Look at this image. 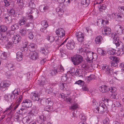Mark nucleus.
Returning <instances> with one entry per match:
<instances>
[{
  "label": "nucleus",
  "instance_id": "nucleus-60",
  "mask_svg": "<svg viewBox=\"0 0 124 124\" xmlns=\"http://www.w3.org/2000/svg\"><path fill=\"white\" fill-rule=\"evenodd\" d=\"M17 2L19 4L20 6H22V7L24 4L23 1V0H17Z\"/></svg>",
  "mask_w": 124,
  "mask_h": 124
},
{
  "label": "nucleus",
  "instance_id": "nucleus-25",
  "mask_svg": "<svg viewBox=\"0 0 124 124\" xmlns=\"http://www.w3.org/2000/svg\"><path fill=\"white\" fill-rule=\"evenodd\" d=\"M81 4L84 7H87L90 3V0H81Z\"/></svg>",
  "mask_w": 124,
  "mask_h": 124
},
{
  "label": "nucleus",
  "instance_id": "nucleus-8",
  "mask_svg": "<svg viewBox=\"0 0 124 124\" xmlns=\"http://www.w3.org/2000/svg\"><path fill=\"white\" fill-rule=\"evenodd\" d=\"M10 84V82L8 81H5L0 84V89L1 91H5L6 88Z\"/></svg>",
  "mask_w": 124,
  "mask_h": 124
},
{
  "label": "nucleus",
  "instance_id": "nucleus-4",
  "mask_svg": "<svg viewBox=\"0 0 124 124\" xmlns=\"http://www.w3.org/2000/svg\"><path fill=\"white\" fill-rule=\"evenodd\" d=\"M95 109V111H97L96 112L97 113H99L100 111L101 113H103L107 110V107L103 103L100 104L99 106Z\"/></svg>",
  "mask_w": 124,
  "mask_h": 124
},
{
  "label": "nucleus",
  "instance_id": "nucleus-16",
  "mask_svg": "<svg viewBox=\"0 0 124 124\" xmlns=\"http://www.w3.org/2000/svg\"><path fill=\"white\" fill-rule=\"evenodd\" d=\"M40 51L41 53L44 54L46 56V58L47 57L48 54L49 53L48 48L47 47V46H46L45 47H41Z\"/></svg>",
  "mask_w": 124,
  "mask_h": 124
},
{
  "label": "nucleus",
  "instance_id": "nucleus-42",
  "mask_svg": "<svg viewBox=\"0 0 124 124\" xmlns=\"http://www.w3.org/2000/svg\"><path fill=\"white\" fill-rule=\"evenodd\" d=\"M57 73V69H54L50 71L49 73L52 75H54Z\"/></svg>",
  "mask_w": 124,
  "mask_h": 124
},
{
  "label": "nucleus",
  "instance_id": "nucleus-51",
  "mask_svg": "<svg viewBox=\"0 0 124 124\" xmlns=\"http://www.w3.org/2000/svg\"><path fill=\"white\" fill-rule=\"evenodd\" d=\"M51 106H46L45 107L44 110L45 111H47L49 112L51 110Z\"/></svg>",
  "mask_w": 124,
  "mask_h": 124
},
{
  "label": "nucleus",
  "instance_id": "nucleus-33",
  "mask_svg": "<svg viewBox=\"0 0 124 124\" xmlns=\"http://www.w3.org/2000/svg\"><path fill=\"white\" fill-rule=\"evenodd\" d=\"M97 52L103 56L105 55L107 53V52L104 50L99 48L98 49Z\"/></svg>",
  "mask_w": 124,
  "mask_h": 124
},
{
  "label": "nucleus",
  "instance_id": "nucleus-37",
  "mask_svg": "<svg viewBox=\"0 0 124 124\" xmlns=\"http://www.w3.org/2000/svg\"><path fill=\"white\" fill-rule=\"evenodd\" d=\"M94 79V75H91L86 77V82L88 83L90 80Z\"/></svg>",
  "mask_w": 124,
  "mask_h": 124
},
{
  "label": "nucleus",
  "instance_id": "nucleus-64",
  "mask_svg": "<svg viewBox=\"0 0 124 124\" xmlns=\"http://www.w3.org/2000/svg\"><path fill=\"white\" fill-rule=\"evenodd\" d=\"M118 8L121 11V13H124V7L122 6H119L118 7Z\"/></svg>",
  "mask_w": 124,
  "mask_h": 124
},
{
  "label": "nucleus",
  "instance_id": "nucleus-39",
  "mask_svg": "<svg viewBox=\"0 0 124 124\" xmlns=\"http://www.w3.org/2000/svg\"><path fill=\"white\" fill-rule=\"evenodd\" d=\"M13 42L12 41H8L6 45V47L8 48H11L13 46Z\"/></svg>",
  "mask_w": 124,
  "mask_h": 124
},
{
  "label": "nucleus",
  "instance_id": "nucleus-32",
  "mask_svg": "<svg viewBox=\"0 0 124 124\" xmlns=\"http://www.w3.org/2000/svg\"><path fill=\"white\" fill-rule=\"evenodd\" d=\"M113 39L114 40V41H113V43L116 45V47L119 46L120 45L119 42L118 41L119 38L116 37Z\"/></svg>",
  "mask_w": 124,
  "mask_h": 124
},
{
  "label": "nucleus",
  "instance_id": "nucleus-30",
  "mask_svg": "<svg viewBox=\"0 0 124 124\" xmlns=\"http://www.w3.org/2000/svg\"><path fill=\"white\" fill-rule=\"evenodd\" d=\"M35 45L34 44H30L28 46V48L31 52L34 51L36 50V48H35Z\"/></svg>",
  "mask_w": 124,
  "mask_h": 124
},
{
  "label": "nucleus",
  "instance_id": "nucleus-21",
  "mask_svg": "<svg viewBox=\"0 0 124 124\" xmlns=\"http://www.w3.org/2000/svg\"><path fill=\"white\" fill-rule=\"evenodd\" d=\"M116 20L118 22H121L122 21V17L123 16L122 14L116 13L114 14Z\"/></svg>",
  "mask_w": 124,
  "mask_h": 124
},
{
  "label": "nucleus",
  "instance_id": "nucleus-63",
  "mask_svg": "<svg viewBox=\"0 0 124 124\" xmlns=\"http://www.w3.org/2000/svg\"><path fill=\"white\" fill-rule=\"evenodd\" d=\"M4 2L5 3V6L6 7L9 6L10 5V3L7 0H4Z\"/></svg>",
  "mask_w": 124,
  "mask_h": 124
},
{
  "label": "nucleus",
  "instance_id": "nucleus-46",
  "mask_svg": "<svg viewBox=\"0 0 124 124\" xmlns=\"http://www.w3.org/2000/svg\"><path fill=\"white\" fill-rule=\"evenodd\" d=\"M92 103L93 106L95 108L94 110L95 111V108H97V107H98L97 106L99 105L98 103L95 100H93L92 101Z\"/></svg>",
  "mask_w": 124,
  "mask_h": 124
},
{
  "label": "nucleus",
  "instance_id": "nucleus-11",
  "mask_svg": "<svg viewBox=\"0 0 124 124\" xmlns=\"http://www.w3.org/2000/svg\"><path fill=\"white\" fill-rule=\"evenodd\" d=\"M56 33L58 37V38H63L65 35V31L63 29L60 28L57 29L56 31Z\"/></svg>",
  "mask_w": 124,
  "mask_h": 124
},
{
  "label": "nucleus",
  "instance_id": "nucleus-62",
  "mask_svg": "<svg viewBox=\"0 0 124 124\" xmlns=\"http://www.w3.org/2000/svg\"><path fill=\"white\" fill-rule=\"evenodd\" d=\"M4 97L8 101H9V102L13 101V100L11 99V98H9V97L8 95H5Z\"/></svg>",
  "mask_w": 124,
  "mask_h": 124
},
{
  "label": "nucleus",
  "instance_id": "nucleus-38",
  "mask_svg": "<svg viewBox=\"0 0 124 124\" xmlns=\"http://www.w3.org/2000/svg\"><path fill=\"white\" fill-rule=\"evenodd\" d=\"M109 58L111 60L113 61L112 62H119V59L118 58L116 57L111 56L109 57Z\"/></svg>",
  "mask_w": 124,
  "mask_h": 124
},
{
  "label": "nucleus",
  "instance_id": "nucleus-50",
  "mask_svg": "<svg viewBox=\"0 0 124 124\" xmlns=\"http://www.w3.org/2000/svg\"><path fill=\"white\" fill-rule=\"evenodd\" d=\"M103 122L104 124H109L110 123V120L107 117L104 120Z\"/></svg>",
  "mask_w": 124,
  "mask_h": 124
},
{
  "label": "nucleus",
  "instance_id": "nucleus-61",
  "mask_svg": "<svg viewBox=\"0 0 124 124\" xmlns=\"http://www.w3.org/2000/svg\"><path fill=\"white\" fill-rule=\"evenodd\" d=\"M78 107V105L77 104H75L72 105L70 109H76Z\"/></svg>",
  "mask_w": 124,
  "mask_h": 124
},
{
  "label": "nucleus",
  "instance_id": "nucleus-9",
  "mask_svg": "<svg viewBox=\"0 0 124 124\" xmlns=\"http://www.w3.org/2000/svg\"><path fill=\"white\" fill-rule=\"evenodd\" d=\"M22 107L25 108H29L31 107L32 105L31 101L29 99L24 100L21 104Z\"/></svg>",
  "mask_w": 124,
  "mask_h": 124
},
{
  "label": "nucleus",
  "instance_id": "nucleus-29",
  "mask_svg": "<svg viewBox=\"0 0 124 124\" xmlns=\"http://www.w3.org/2000/svg\"><path fill=\"white\" fill-rule=\"evenodd\" d=\"M102 37L101 36H98L95 39V40L96 43L98 44H100L101 43V41L102 40Z\"/></svg>",
  "mask_w": 124,
  "mask_h": 124
},
{
  "label": "nucleus",
  "instance_id": "nucleus-47",
  "mask_svg": "<svg viewBox=\"0 0 124 124\" xmlns=\"http://www.w3.org/2000/svg\"><path fill=\"white\" fill-rule=\"evenodd\" d=\"M28 44L27 42H25L23 44V48L24 51H27L28 48Z\"/></svg>",
  "mask_w": 124,
  "mask_h": 124
},
{
  "label": "nucleus",
  "instance_id": "nucleus-56",
  "mask_svg": "<svg viewBox=\"0 0 124 124\" xmlns=\"http://www.w3.org/2000/svg\"><path fill=\"white\" fill-rule=\"evenodd\" d=\"M7 57V53L5 52H4L2 53L1 56V58L3 59H4Z\"/></svg>",
  "mask_w": 124,
  "mask_h": 124
},
{
  "label": "nucleus",
  "instance_id": "nucleus-7",
  "mask_svg": "<svg viewBox=\"0 0 124 124\" xmlns=\"http://www.w3.org/2000/svg\"><path fill=\"white\" fill-rule=\"evenodd\" d=\"M76 36L78 41L81 43L83 42L84 39V35L81 32H77Z\"/></svg>",
  "mask_w": 124,
  "mask_h": 124
},
{
  "label": "nucleus",
  "instance_id": "nucleus-59",
  "mask_svg": "<svg viewBox=\"0 0 124 124\" xmlns=\"http://www.w3.org/2000/svg\"><path fill=\"white\" fill-rule=\"evenodd\" d=\"M79 117L82 120H85L86 119L85 116L83 114H81L79 115Z\"/></svg>",
  "mask_w": 124,
  "mask_h": 124
},
{
  "label": "nucleus",
  "instance_id": "nucleus-10",
  "mask_svg": "<svg viewBox=\"0 0 124 124\" xmlns=\"http://www.w3.org/2000/svg\"><path fill=\"white\" fill-rule=\"evenodd\" d=\"M3 17L4 18L6 23L8 24L11 23L12 21V16L8 14H4Z\"/></svg>",
  "mask_w": 124,
  "mask_h": 124
},
{
  "label": "nucleus",
  "instance_id": "nucleus-57",
  "mask_svg": "<svg viewBox=\"0 0 124 124\" xmlns=\"http://www.w3.org/2000/svg\"><path fill=\"white\" fill-rule=\"evenodd\" d=\"M65 0L63 3L65 5L67 6L70 3V2L72 0Z\"/></svg>",
  "mask_w": 124,
  "mask_h": 124
},
{
  "label": "nucleus",
  "instance_id": "nucleus-14",
  "mask_svg": "<svg viewBox=\"0 0 124 124\" xmlns=\"http://www.w3.org/2000/svg\"><path fill=\"white\" fill-rule=\"evenodd\" d=\"M102 33L105 36H108L111 33V29L108 27H106L102 29Z\"/></svg>",
  "mask_w": 124,
  "mask_h": 124
},
{
  "label": "nucleus",
  "instance_id": "nucleus-13",
  "mask_svg": "<svg viewBox=\"0 0 124 124\" xmlns=\"http://www.w3.org/2000/svg\"><path fill=\"white\" fill-rule=\"evenodd\" d=\"M30 97V99L34 101H38L40 99L39 94L34 92L31 93Z\"/></svg>",
  "mask_w": 124,
  "mask_h": 124
},
{
  "label": "nucleus",
  "instance_id": "nucleus-58",
  "mask_svg": "<svg viewBox=\"0 0 124 124\" xmlns=\"http://www.w3.org/2000/svg\"><path fill=\"white\" fill-rule=\"evenodd\" d=\"M108 54H110L113 55L116 53V50L114 49H112V50H109L108 52Z\"/></svg>",
  "mask_w": 124,
  "mask_h": 124
},
{
  "label": "nucleus",
  "instance_id": "nucleus-43",
  "mask_svg": "<svg viewBox=\"0 0 124 124\" xmlns=\"http://www.w3.org/2000/svg\"><path fill=\"white\" fill-rule=\"evenodd\" d=\"M116 90L115 92L112 93H113L111 94V98L114 99H116L118 98V96L117 95V93L116 92Z\"/></svg>",
  "mask_w": 124,
  "mask_h": 124
},
{
  "label": "nucleus",
  "instance_id": "nucleus-52",
  "mask_svg": "<svg viewBox=\"0 0 124 124\" xmlns=\"http://www.w3.org/2000/svg\"><path fill=\"white\" fill-rule=\"evenodd\" d=\"M20 32L22 35L24 36L26 34V31L25 29H23L20 31Z\"/></svg>",
  "mask_w": 124,
  "mask_h": 124
},
{
  "label": "nucleus",
  "instance_id": "nucleus-44",
  "mask_svg": "<svg viewBox=\"0 0 124 124\" xmlns=\"http://www.w3.org/2000/svg\"><path fill=\"white\" fill-rule=\"evenodd\" d=\"M41 24L42 27H47L48 26L47 22L46 20H44L42 21Z\"/></svg>",
  "mask_w": 124,
  "mask_h": 124
},
{
  "label": "nucleus",
  "instance_id": "nucleus-6",
  "mask_svg": "<svg viewBox=\"0 0 124 124\" xmlns=\"http://www.w3.org/2000/svg\"><path fill=\"white\" fill-rule=\"evenodd\" d=\"M58 37H56L55 39L54 38L53 36L51 35H48L47 37V39L48 41H50L51 43L54 41V40H55V42L57 44H59L61 42V40L58 38Z\"/></svg>",
  "mask_w": 124,
  "mask_h": 124
},
{
  "label": "nucleus",
  "instance_id": "nucleus-28",
  "mask_svg": "<svg viewBox=\"0 0 124 124\" xmlns=\"http://www.w3.org/2000/svg\"><path fill=\"white\" fill-rule=\"evenodd\" d=\"M22 115L20 114H19L18 113H17L15 114L14 116V118L15 120H16V121H18V120H20V117L22 118Z\"/></svg>",
  "mask_w": 124,
  "mask_h": 124
},
{
  "label": "nucleus",
  "instance_id": "nucleus-49",
  "mask_svg": "<svg viewBox=\"0 0 124 124\" xmlns=\"http://www.w3.org/2000/svg\"><path fill=\"white\" fill-rule=\"evenodd\" d=\"M75 84H78L80 86H83L84 84V82L81 80H79L76 82Z\"/></svg>",
  "mask_w": 124,
  "mask_h": 124
},
{
  "label": "nucleus",
  "instance_id": "nucleus-18",
  "mask_svg": "<svg viewBox=\"0 0 124 124\" xmlns=\"http://www.w3.org/2000/svg\"><path fill=\"white\" fill-rule=\"evenodd\" d=\"M75 43L73 42H72L70 40H69L66 45V47L69 50L73 49L74 47Z\"/></svg>",
  "mask_w": 124,
  "mask_h": 124
},
{
  "label": "nucleus",
  "instance_id": "nucleus-22",
  "mask_svg": "<svg viewBox=\"0 0 124 124\" xmlns=\"http://www.w3.org/2000/svg\"><path fill=\"white\" fill-rule=\"evenodd\" d=\"M39 8V10L41 12H44L48 10V7L47 6L42 5L40 6Z\"/></svg>",
  "mask_w": 124,
  "mask_h": 124
},
{
  "label": "nucleus",
  "instance_id": "nucleus-45",
  "mask_svg": "<svg viewBox=\"0 0 124 124\" xmlns=\"http://www.w3.org/2000/svg\"><path fill=\"white\" fill-rule=\"evenodd\" d=\"M18 28V24H16L12 25L11 27V28L12 30L14 31L17 29Z\"/></svg>",
  "mask_w": 124,
  "mask_h": 124
},
{
  "label": "nucleus",
  "instance_id": "nucleus-19",
  "mask_svg": "<svg viewBox=\"0 0 124 124\" xmlns=\"http://www.w3.org/2000/svg\"><path fill=\"white\" fill-rule=\"evenodd\" d=\"M21 38L18 35H14L12 38L13 42L14 44H16L19 41Z\"/></svg>",
  "mask_w": 124,
  "mask_h": 124
},
{
  "label": "nucleus",
  "instance_id": "nucleus-27",
  "mask_svg": "<svg viewBox=\"0 0 124 124\" xmlns=\"http://www.w3.org/2000/svg\"><path fill=\"white\" fill-rule=\"evenodd\" d=\"M99 7V10L101 12H103L104 11V10L107 8V6L105 4L100 5Z\"/></svg>",
  "mask_w": 124,
  "mask_h": 124
},
{
  "label": "nucleus",
  "instance_id": "nucleus-2",
  "mask_svg": "<svg viewBox=\"0 0 124 124\" xmlns=\"http://www.w3.org/2000/svg\"><path fill=\"white\" fill-rule=\"evenodd\" d=\"M99 90L102 93L107 92L108 91H110L112 93H113L115 92L117 90V89L114 87H111L110 88H109L106 85H102L100 87Z\"/></svg>",
  "mask_w": 124,
  "mask_h": 124
},
{
  "label": "nucleus",
  "instance_id": "nucleus-15",
  "mask_svg": "<svg viewBox=\"0 0 124 124\" xmlns=\"http://www.w3.org/2000/svg\"><path fill=\"white\" fill-rule=\"evenodd\" d=\"M30 58L32 60H36L39 58L38 53L33 51L31 52L30 54Z\"/></svg>",
  "mask_w": 124,
  "mask_h": 124
},
{
  "label": "nucleus",
  "instance_id": "nucleus-17",
  "mask_svg": "<svg viewBox=\"0 0 124 124\" xmlns=\"http://www.w3.org/2000/svg\"><path fill=\"white\" fill-rule=\"evenodd\" d=\"M93 52L89 51L86 53V55L87 58L86 60L88 62H91L93 59L94 58V56H93Z\"/></svg>",
  "mask_w": 124,
  "mask_h": 124
},
{
  "label": "nucleus",
  "instance_id": "nucleus-23",
  "mask_svg": "<svg viewBox=\"0 0 124 124\" xmlns=\"http://www.w3.org/2000/svg\"><path fill=\"white\" fill-rule=\"evenodd\" d=\"M7 66L9 70L10 71H13L16 69L14 65L12 62L8 63L7 64Z\"/></svg>",
  "mask_w": 124,
  "mask_h": 124
},
{
  "label": "nucleus",
  "instance_id": "nucleus-54",
  "mask_svg": "<svg viewBox=\"0 0 124 124\" xmlns=\"http://www.w3.org/2000/svg\"><path fill=\"white\" fill-rule=\"evenodd\" d=\"M82 69H85V70H87L89 68V67L86 64H82L81 65Z\"/></svg>",
  "mask_w": 124,
  "mask_h": 124
},
{
  "label": "nucleus",
  "instance_id": "nucleus-36",
  "mask_svg": "<svg viewBox=\"0 0 124 124\" xmlns=\"http://www.w3.org/2000/svg\"><path fill=\"white\" fill-rule=\"evenodd\" d=\"M6 37L2 34H0V43H1L5 42Z\"/></svg>",
  "mask_w": 124,
  "mask_h": 124
},
{
  "label": "nucleus",
  "instance_id": "nucleus-24",
  "mask_svg": "<svg viewBox=\"0 0 124 124\" xmlns=\"http://www.w3.org/2000/svg\"><path fill=\"white\" fill-rule=\"evenodd\" d=\"M20 92V89L18 88L15 89L14 90L12 91V93L11 94V97L12 99H13V98H14V97L16 95V94H19Z\"/></svg>",
  "mask_w": 124,
  "mask_h": 124
},
{
  "label": "nucleus",
  "instance_id": "nucleus-20",
  "mask_svg": "<svg viewBox=\"0 0 124 124\" xmlns=\"http://www.w3.org/2000/svg\"><path fill=\"white\" fill-rule=\"evenodd\" d=\"M19 105V104H17L15 106L11 104L9 106V108H6L5 111L4 112H5L6 111L8 110L10 111L11 110V111H14L18 107Z\"/></svg>",
  "mask_w": 124,
  "mask_h": 124
},
{
  "label": "nucleus",
  "instance_id": "nucleus-40",
  "mask_svg": "<svg viewBox=\"0 0 124 124\" xmlns=\"http://www.w3.org/2000/svg\"><path fill=\"white\" fill-rule=\"evenodd\" d=\"M119 27V29L117 32L118 33L120 34H123L124 32V29L123 28L120 26H118Z\"/></svg>",
  "mask_w": 124,
  "mask_h": 124
},
{
  "label": "nucleus",
  "instance_id": "nucleus-34",
  "mask_svg": "<svg viewBox=\"0 0 124 124\" xmlns=\"http://www.w3.org/2000/svg\"><path fill=\"white\" fill-rule=\"evenodd\" d=\"M56 11L59 16H61L63 13V10L59 7L56 8Z\"/></svg>",
  "mask_w": 124,
  "mask_h": 124
},
{
  "label": "nucleus",
  "instance_id": "nucleus-48",
  "mask_svg": "<svg viewBox=\"0 0 124 124\" xmlns=\"http://www.w3.org/2000/svg\"><path fill=\"white\" fill-rule=\"evenodd\" d=\"M26 19L24 18L23 19H21L19 21V24L20 25H23L25 24L26 23Z\"/></svg>",
  "mask_w": 124,
  "mask_h": 124
},
{
  "label": "nucleus",
  "instance_id": "nucleus-12",
  "mask_svg": "<svg viewBox=\"0 0 124 124\" xmlns=\"http://www.w3.org/2000/svg\"><path fill=\"white\" fill-rule=\"evenodd\" d=\"M32 121V117L31 115H28L23 118L22 122L24 124H29Z\"/></svg>",
  "mask_w": 124,
  "mask_h": 124
},
{
  "label": "nucleus",
  "instance_id": "nucleus-3",
  "mask_svg": "<svg viewBox=\"0 0 124 124\" xmlns=\"http://www.w3.org/2000/svg\"><path fill=\"white\" fill-rule=\"evenodd\" d=\"M101 68L106 74L109 75H111L113 74V69L110 68L108 65L106 64L102 65Z\"/></svg>",
  "mask_w": 124,
  "mask_h": 124
},
{
  "label": "nucleus",
  "instance_id": "nucleus-31",
  "mask_svg": "<svg viewBox=\"0 0 124 124\" xmlns=\"http://www.w3.org/2000/svg\"><path fill=\"white\" fill-rule=\"evenodd\" d=\"M8 29L7 26L5 25L0 26V32H5Z\"/></svg>",
  "mask_w": 124,
  "mask_h": 124
},
{
  "label": "nucleus",
  "instance_id": "nucleus-53",
  "mask_svg": "<svg viewBox=\"0 0 124 124\" xmlns=\"http://www.w3.org/2000/svg\"><path fill=\"white\" fill-rule=\"evenodd\" d=\"M28 35L29 38L31 39H33L34 36L33 32L31 31L29 32Z\"/></svg>",
  "mask_w": 124,
  "mask_h": 124
},
{
  "label": "nucleus",
  "instance_id": "nucleus-1",
  "mask_svg": "<svg viewBox=\"0 0 124 124\" xmlns=\"http://www.w3.org/2000/svg\"><path fill=\"white\" fill-rule=\"evenodd\" d=\"M71 60L73 64L75 65H77L83 61V58L79 54H77L74 56L73 57H71Z\"/></svg>",
  "mask_w": 124,
  "mask_h": 124
},
{
  "label": "nucleus",
  "instance_id": "nucleus-26",
  "mask_svg": "<svg viewBox=\"0 0 124 124\" xmlns=\"http://www.w3.org/2000/svg\"><path fill=\"white\" fill-rule=\"evenodd\" d=\"M22 53L20 52H19L16 54V59L18 61H20L22 59Z\"/></svg>",
  "mask_w": 124,
  "mask_h": 124
},
{
  "label": "nucleus",
  "instance_id": "nucleus-41",
  "mask_svg": "<svg viewBox=\"0 0 124 124\" xmlns=\"http://www.w3.org/2000/svg\"><path fill=\"white\" fill-rule=\"evenodd\" d=\"M66 84L63 83H61L59 84V86L60 89L62 90H64V88L66 89Z\"/></svg>",
  "mask_w": 124,
  "mask_h": 124
},
{
  "label": "nucleus",
  "instance_id": "nucleus-55",
  "mask_svg": "<svg viewBox=\"0 0 124 124\" xmlns=\"http://www.w3.org/2000/svg\"><path fill=\"white\" fill-rule=\"evenodd\" d=\"M46 28V27H42L40 29V31L42 32L46 33L47 31Z\"/></svg>",
  "mask_w": 124,
  "mask_h": 124
},
{
  "label": "nucleus",
  "instance_id": "nucleus-5",
  "mask_svg": "<svg viewBox=\"0 0 124 124\" xmlns=\"http://www.w3.org/2000/svg\"><path fill=\"white\" fill-rule=\"evenodd\" d=\"M29 6L32 8V10H29L27 12V13L28 14V16L29 18L31 19L33 18V15H31V14L33 13V11L32 10H35V5L34 3L32 1H30L29 3Z\"/></svg>",
  "mask_w": 124,
  "mask_h": 124
},
{
  "label": "nucleus",
  "instance_id": "nucleus-35",
  "mask_svg": "<svg viewBox=\"0 0 124 124\" xmlns=\"http://www.w3.org/2000/svg\"><path fill=\"white\" fill-rule=\"evenodd\" d=\"M46 104L50 106H51L53 104V103L50 98H47L46 101Z\"/></svg>",
  "mask_w": 124,
  "mask_h": 124
}]
</instances>
